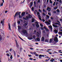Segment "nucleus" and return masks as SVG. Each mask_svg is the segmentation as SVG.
I'll return each instance as SVG.
<instances>
[{
	"instance_id": "1",
	"label": "nucleus",
	"mask_w": 62,
	"mask_h": 62,
	"mask_svg": "<svg viewBox=\"0 0 62 62\" xmlns=\"http://www.w3.org/2000/svg\"><path fill=\"white\" fill-rule=\"evenodd\" d=\"M21 13V12H16V14H15L14 17L15 18H16V16L18 15V16H19L20 15V13Z\"/></svg>"
},
{
	"instance_id": "2",
	"label": "nucleus",
	"mask_w": 62,
	"mask_h": 62,
	"mask_svg": "<svg viewBox=\"0 0 62 62\" xmlns=\"http://www.w3.org/2000/svg\"><path fill=\"white\" fill-rule=\"evenodd\" d=\"M54 41L56 42H58V38L57 37H55L54 39Z\"/></svg>"
},
{
	"instance_id": "3",
	"label": "nucleus",
	"mask_w": 62,
	"mask_h": 62,
	"mask_svg": "<svg viewBox=\"0 0 62 62\" xmlns=\"http://www.w3.org/2000/svg\"><path fill=\"white\" fill-rule=\"evenodd\" d=\"M22 32L24 34H25L27 33V31L25 29L23 30H22Z\"/></svg>"
},
{
	"instance_id": "4",
	"label": "nucleus",
	"mask_w": 62,
	"mask_h": 62,
	"mask_svg": "<svg viewBox=\"0 0 62 62\" xmlns=\"http://www.w3.org/2000/svg\"><path fill=\"white\" fill-rule=\"evenodd\" d=\"M35 23L36 24V27L38 28L39 27V25H38V22H35Z\"/></svg>"
},
{
	"instance_id": "5",
	"label": "nucleus",
	"mask_w": 62,
	"mask_h": 62,
	"mask_svg": "<svg viewBox=\"0 0 62 62\" xmlns=\"http://www.w3.org/2000/svg\"><path fill=\"white\" fill-rule=\"evenodd\" d=\"M8 26H9L8 27V29L10 31L11 30V26H10V24L9 23H8Z\"/></svg>"
},
{
	"instance_id": "6",
	"label": "nucleus",
	"mask_w": 62,
	"mask_h": 62,
	"mask_svg": "<svg viewBox=\"0 0 62 62\" xmlns=\"http://www.w3.org/2000/svg\"><path fill=\"white\" fill-rule=\"evenodd\" d=\"M46 10H47L48 12H50L51 11V9L49 7H48L46 8Z\"/></svg>"
},
{
	"instance_id": "7",
	"label": "nucleus",
	"mask_w": 62,
	"mask_h": 62,
	"mask_svg": "<svg viewBox=\"0 0 62 62\" xmlns=\"http://www.w3.org/2000/svg\"><path fill=\"white\" fill-rule=\"evenodd\" d=\"M25 14V13L24 12H23L22 13L21 16H24Z\"/></svg>"
},
{
	"instance_id": "8",
	"label": "nucleus",
	"mask_w": 62,
	"mask_h": 62,
	"mask_svg": "<svg viewBox=\"0 0 62 62\" xmlns=\"http://www.w3.org/2000/svg\"><path fill=\"white\" fill-rule=\"evenodd\" d=\"M18 31H19V30H20L21 29V27L20 26H18Z\"/></svg>"
},
{
	"instance_id": "9",
	"label": "nucleus",
	"mask_w": 62,
	"mask_h": 62,
	"mask_svg": "<svg viewBox=\"0 0 62 62\" xmlns=\"http://www.w3.org/2000/svg\"><path fill=\"white\" fill-rule=\"evenodd\" d=\"M27 38L28 39L30 40H31L32 39H33L31 37H28Z\"/></svg>"
},
{
	"instance_id": "10",
	"label": "nucleus",
	"mask_w": 62,
	"mask_h": 62,
	"mask_svg": "<svg viewBox=\"0 0 62 62\" xmlns=\"http://www.w3.org/2000/svg\"><path fill=\"white\" fill-rule=\"evenodd\" d=\"M39 34L38 32H36V36L38 37H39Z\"/></svg>"
},
{
	"instance_id": "11",
	"label": "nucleus",
	"mask_w": 62,
	"mask_h": 62,
	"mask_svg": "<svg viewBox=\"0 0 62 62\" xmlns=\"http://www.w3.org/2000/svg\"><path fill=\"white\" fill-rule=\"evenodd\" d=\"M41 40L42 41H44L45 40V38L44 37H42L41 38Z\"/></svg>"
},
{
	"instance_id": "12",
	"label": "nucleus",
	"mask_w": 62,
	"mask_h": 62,
	"mask_svg": "<svg viewBox=\"0 0 62 62\" xmlns=\"http://www.w3.org/2000/svg\"><path fill=\"white\" fill-rule=\"evenodd\" d=\"M45 22L48 25H50V23L48 21H46Z\"/></svg>"
},
{
	"instance_id": "13",
	"label": "nucleus",
	"mask_w": 62,
	"mask_h": 62,
	"mask_svg": "<svg viewBox=\"0 0 62 62\" xmlns=\"http://www.w3.org/2000/svg\"><path fill=\"white\" fill-rule=\"evenodd\" d=\"M28 23H25L23 25V26L25 27L27 25Z\"/></svg>"
},
{
	"instance_id": "14",
	"label": "nucleus",
	"mask_w": 62,
	"mask_h": 62,
	"mask_svg": "<svg viewBox=\"0 0 62 62\" xmlns=\"http://www.w3.org/2000/svg\"><path fill=\"white\" fill-rule=\"evenodd\" d=\"M28 16H29V18H31L32 17V16L30 14H29L28 15Z\"/></svg>"
},
{
	"instance_id": "15",
	"label": "nucleus",
	"mask_w": 62,
	"mask_h": 62,
	"mask_svg": "<svg viewBox=\"0 0 62 62\" xmlns=\"http://www.w3.org/2000/svg\"><path fill=\"white\" fill-rule=\"evenodd\" d=\"M32 5H33V2H31V3L30 6V8H31V7H32Z\"/></svg>"
},
{
	"instance_id": "16",
	"label": "nucleus",
	"mask_w": 62,
	"mask_h": 62,
	"mask_svg": "<svg viewBox=\"0 0 62 62\" xmlns=\"http://www.w3.org/2000/svg\"><path fill=\"white\" fill-rule=\"evenodd\" d=\"M13 52H14V56L15 57L16 56V53H15V51H14L13 49Z\"/></svg>"
},
{
	"instance_id": "17",
	"label": "nucleus",
	"mask_w": 62,
	"mask_h": 62,
	"mask_svg": "<svg viewBox=\"0 0 62 62\" xmlns=\"http://www.w3.org/2000/svg\"><path fill=\"white\" fill-rule=\"evenodd\" d=\"M45 41V42H49V40H48V39H46Z\"/></svg>"
},
{
	"instance_id": "18",
	"label": "nucleus",
	"mask_w": 62,
	"mask_h": 62,
	"mask_svg": "<svg viewBox=\"0 0 62 62\" xmlns=\"http://www.w3.org/2000/svg\"><path fill=\"white\" fill-rule=\"evenodd\" d=\"M1 40H2L3 39H2V36H0V41H1Z\"/></svg>"
},
{
	"instance_id": "19",
	"label": "nucleus",
	"mask_w": 62,
	"mask_h": 62,
	"mask_svg": "<svg viewBox=\"0 0 62 62\" xmlns=\"http://www.w3.org/2000/svg\"><path fill=\"white\" fill-rule=\"evenodd\" d=\"M42 56V55H41V54L39 55V58L40 59H41L42 58L41 57Z\"/></svg>"
},
{
	"instance_id": "20",
	"label": "nucleus",
	"mask_w": 62,
	"mask_h": 62,
	"mask_svg": "<svg viewBox=\"0 0 62 62\" xmlns=\"http://www.w3.org/2000/svg\"><path fill=\"white\" fill-rule=\"evenodd\" d=\"M53 26L55 27V28H57L58 27V26H57L55 25L54 24L53 25Z\"/></svg>"
},
{
	"instance_id": "21",
	"label": "nucleus",
	"mask_w": 62,
	"mask_h": 62,
	"mask_svg": "<svg viewBox=\"0 0 62 62\" xmlns=\"http://www.w3.org/2000/svg\"><path fill=\"white\" fill-rule=\"evenodd\" d=\"M35 21V19H33L32 20L31 22L32 23H34Z\"/></svg>"
},
{
	"instance_id": "22",
	"label": "nucleus",
	"mask_w": 62,
	"mask_h": 62,
	"mask_svg": "<svg viewBox=\"0 0 62 62\" xmlns=\"http://www.w3.org/2000/svg\"><path fill=\"white\" fill-rule=\"evenodd\" d=\"M54 32L55 33H57L58 32V31L57 30H54Z\"/></svg>"
},
{
	"instance_id": "23",
	"label": "nucleus",
	"mask_w": 62,
	"mask_h": 62,
	"mask_svg": "<svg viewBox=\"0 0 62 62\" xmlns=\"http://www.w3.org/2000/svg\"><path fill=\"white\" fill-rule=\"evenodd\" d=\"M49 26V27L51 29V30H52L53 28H52V26Z\"/></svg>"
},
{
	"instance_id": "24",
	"label": "nucleus",
	"mask_w": 62,
	"mask_h": 62,
	"mask_svg": "<svg viewBox=\"0 0 62 62\" xmlns=\"http://www.w3.org/2000/svg\"><path fill=\"white\" fill-rule=\"evenodd\" d=\"M52 39H50V40H49V43H51L52 42Z\"/></svg>"
},
{
	"instance_id": "25",
	"label": "nucleus",
	"mask_w": 62,
	"mask_h": 62,
	"mask_svg": "<svg viewBox=\"0 0 62 62\" xmlns=\"http://www.w3.org/2000/svg\"><path fill=\"white\" fill-rule=\"evenodd\" d=\"M4 19L3 20V21L2 20L0 22L1 23H4Z\"/></svg>"
},
{
	"instance_id": "26",
	"label": "nucleus",
	"mask_w": 62,
	"mask_h": 62,
	"mask_svg": "<svg viewBox=\"0 0 62 62\" xmlns=\"http://www.w3.org/2000/svg\"><path fill=\"white\" fill-rule=\"evenodd\" d=\"M10 58L11 60H12L13 59L12 55H10Z\"/></svg>"
},
{
	"instance_id": "27",
	"label": "nucleus",
	"mask_w": 62,
	"mask_h": 62,
	"mask_svg": "<svg viewBox=\"0 0 62 62\" xmlns=\"http://www.w3.org/2000/svg\"><path fill=\"white\" fill-rule=\"evenodd\" d=\"M19 18H22V16H21V15H19Z\"/></svg>"
},
{
	"instance_id": "28",
	"label": "nucleus",
	"mask_w": 62,
	"mask_h": 62,
	"mask_svg": "<svg viewBox=\"0 0 62 62\" xmlns=\"http://www.w3.org/2000/svg\"><path fill=\"white\" fill-rule=\"evenodd\" d=\"M56 11H57V12H58L59 13L60 12V10L59 9H57L56 10Z\"/></svg>"
},
{
	"instance_id": "29",
	"label": "nucleus",
	"mask_w": 62,
	"mask_h": 62,
	"mask_svg": "<svg viewBox=\"0 0 62 62\" xmlns=\"http://www.w3.org/2000/svg\"><path fill=\"white\" fill-rule=\"evenodd\" d=\"M36 39H37V40L38 41H40V39H39V38H36Z\"/></svg>"
},
{
	"instance_id": "30",
	"label": "nucleus",
	"mask_w": 62,
	"mask_h": 62,
	"mask_svg": "<svg viewBox=\"0 0 62 62\" xmlns=\"http://www.w3.org/2000/svg\"><path fill=\"white\" fill-rule=\"evenodd\" d=\"M29 17H28V16H26V18L27 19V20H28L29 19Z\"/></svg>"
},
{
	"instance_id": "31",
	"label": "nucleus",
	"mask_w": 62,
	"mask_h": 62,
	"mask_svg": "<svg viewBox=\"0 0 62 62\" xmlns=\"http://www.w3.org/2000/svg\"><path fill=\"white\" fill-rule=\"evenodd\" d=\"M58 33L61 35L62 36V32H58Z\"/></svg>"
},
{
	"instance_id": "32",
	"label": "nucleus",
	"mask_w": 62,
	"mask_h": 62,
	"mask_svg": "<svg viewBox=\"0 0 62 62\" xmlns=\"http://www.w3.org/2000/svg\"><path fill=\"white\" fill-rule=\"evenodd\" d=\"M34 8L33 7H32L31 8V9L32 11H34Z\"/></svg>"
},
{
	"instance_id": "33",
	"label": "nucleus",
	"mask_w": 62,
	"mask_h": 62,
	"mask_svg": "<svg viewBox=\"0 0 62 62\" xmlns=\"http://www.w3.org/2000/svg\"><path fill=\"white\" fill-rule=\"evenodd\" d=\"M16 46L17 47H19V45L18 44V43H17V44H16Z\"/></svg>"
},
{
	"instance_id": "34",
	"label": "nucleus",
	"mask_w": 62,
	"mask_h": 62,
	"mask_svg": "<svg viewBox=\"0 0 62 62\" xmlns=\"http://www.w3.org/2000/svg\"><path fill=\"white\" fill-rule=\"evenodd\" d=\"M36 31L35 30H34V31L33 34H36Z\"/></svg>"
},
{
	"instance_id": "35",
	"label": "nucleus",
	"mask_w": 62,
	"mask_h": 62,
	"mask_svg": "<svg viewBox=\"0 0 62 62\" xmlns=\"http://www.w3.org/2000/svg\"><path fill=\"white\" fill-rule=\"evenodd\" d=\"M46 32H48L49 31V29H47L46 30Z\"/></svg>"
},
{
	"instance_id": "36",
	"label": "nucleus",
	"mask_w": 62,
	"mask_h": 62,
	"mask_svg": "<svg viewBox=\"0 0 62 62\" xmlns=\"http://www.w3.org/2000/svg\"><path fill=\"white\" fill-rule=\"evenodd\" d=\"M49 2L50 3H52V1L51 0H49Z\"/></svg>"
},
{
	"instance_id": "37",
	"label": "nucleus",
	"mask_w": 62,
	"mask_h": 62,
	"mask_svg": "<svg viewBox=\"0 0 62 62\" xmlns=\"http://www.w3.org/2000/svg\"><path fill=\"white\" fill-rule=\"evenodd\" d=\"M23 49V48H22L21 47H20V51H21V50H22Z\"/></svg>"
},
{
	"instance_id": "38",
	"label": "nucleus",
	"mask_w": 62,
	"mask_h": 62,
	"mask_svg": "<svg viewBox=\"0 0 62 62\" xmlns=\"http://www.w3.org/2000/svg\"><path fill=\"white\" fill-rule=\"evenodd\" d=\"M17 23H18V24H20V21H18V22H17Z\"/></svg>"
},
{
	"instance_id": "39",
	"label": "nucleus",
	"mask_w": 62,
	"mask_h": 62,
	"mask_svg": "<svg viewBox=\"0 0 62 62\" xmlns=\"http://www.w3.org/2000/svg\"><path fill=\"white\" fill-rule=\"evenodd\" d=\"M58 8L57 7H54V9H57Z\"/></svg>"
},
{
	"instance_id": "40",
	"label": "nucleus",
	"mask_w": 62,
	"mask_h": 62,
	"mask_svg": "<svg viewBox=\"0 0 62 62\" xmlns=\"http://www.w3.org/2000/svg\"><path fill=\"white\" fill-rule=\"evenodd\" d=\"M43 12H46V11L44 9H43Z\"/></svg>"
},
{
	"instance_id": "41",
	"label": "nucleus",
	"mask_w": 62,
	"mask_h": 62,
	"mask_svg": "<svg viewBox=\"0 0 62 62\" xmlns=\"http://www.w3.org/2000/svg\"><path fill=\"white\" fill-rule=\"evenodd\" d=\"M48 14L50 16H51V13H48Z\"/></svg>"
},
{
	"instance_id": "42",
	"label": "nucleus",
	"mask_w": 62,
	"mask_h": 62,
	"mask_svg": "<svg viewBox=\"0 0 62 62\" xmlns=\"http://www.w3.org/2000/svg\"><path fill=\"white\" fill-rule=\"evenodd\" d=\"M46 17H47V18H50V16L47 15H46Z\"/></svg>"
},
{
	"instance_id": "43",
	"label": "nucleus",
	"mask_w": 62,
	"mask_h": 62,
	"mask_svg": "<svg viewBox=\"0 0 62 62\" xmlns=\"http://www.w3.org/2000/svg\"><path fill=\"white\" fill-rule=\"evenodd\" d=\"M40 25L42 27H43V25H42V23H40Z\"/></svg>"
},
{
	"instance_id": "44",
	"label": "nucleus",
	"mask_w": 62,
	"mask_h": 62,
	"mask_svg": "<svg viewBox=\"0 0 62 62\" xmlns=\"http://www.w3.org/2000/svg\"><path fill=\"white\" fill-rule=\"evenodd\" d=\"M43 15L44 16H46V14H45L44 13H43Z\"/></svg>"
},
{
	"instance_id": "45",
	"label": "nucleus",
	"mask_w": 62,
	"mask_h": 62,
	"mask_svg": "<svg viewBox=\"0 0 62 62\" xmlns=\"http://www.w3.org/2000/svg\"><path fill=\"white\" fill-rule=\"evenodd\" d=\"M34 5H35L36 4V2L35 1L34 2Z\"/></svg>"
},
{
	"instance_id": "46",
	"label": "nucleus",
	"mask_w": 62,
	"mask_h": 62,
	"mask_svg": "<svg viewBox=\"0 0 62 62\" xmlns=\"http://www.w3.org/2000/svg\"><path fill=\"white\" fill-rule=\"evenodd\" d=\"M57 25H61V24H60V23H57Z\"/></svg>"
},
{
	"instance_id": "47",
	"label": "nucleus",
	"mask_w": 62,
	"mask_h": 62,
	"mask_svg": "<svg viewBox=\"0 0 62 62\" xmlns=\"http://www.w3.org/2000/svg\"><path fill=\"white\" fill-rule=\"evenodd\" d=\"M33 54L34 55H35L36 54V53L35 52H33Z\"/></svg>"
},
{
	"instance_id": "48",
	"label": "nucleus",
	"mask_w": 62,
	"mask_h": 62,
	"mask_svg": "<svg viewBox=\"0 0 62 62\" xmlns=\"http://www.w3.org/2000/svg\"><path fill=\"white\" fill-rule=\"evenodd\" d=\"M7 55L8 56V57L9 56V54L8 53L7 54Z\"/></svg>"
},
{
	"instance_id": "49",
	"label": "nucleus",
	"mask_w": 62,
	"mask_h": 62,
	"mask_svg": "<svg viewBox=\"0 0 62 62\" xmlns=\"http://www.w3.org/2000/svg\"><path fill=\"white\" fill-rule=\"evenodd\" d=\"M39 12H42V11H41V10H40V9H39Z\"/></svg>"
},
{
	"instance_id": "50",
	"label": "nucleus",
	"mask_w": 62,
	"mask_h": 62,
	"mask_svg": "<svg viewBox=\"0 0 62 62\" xmlns=\"http://www.w3.org/2000/svg\"><path fill=\"white\" fill-rule=\"evenodd\" d=\"M15 41L16 43L17 44V43H18L17 42V41L16 40H15Z\"/></svg>"
},
{
	"instance_id": "51",
	"label": "nucleus",
	"mask_w": 62,
	"mask_h": 62,
	"mask_svg": "<svg viewBox=\"0 0 62 62\" xmlns=\"http://www.w3.org/2000/svg\"><path fill=\"white\" fill-rule=\"evenodd\" d=\"M55 2H54L53 4V5L54 6H55Z\"/></svg>"
},
{
	"instance_id": "52",
	"label": "nucleus",
	"mask_w": 62,
	"mask_h": 62,
	"mask_svg": "<svg viewBox=\"0 0 62 62\" xmlns=\"http://www.w3.org/2000/svg\"><path fill=\"white\" fill-rule=\"evenodd\" d=\"M43 28L44 29H45L46 30L47 29L46 27H44Z\"/></svg>"
},
{
	"instance_id": "53",
	"label": "nucleus",
	"mask_w": 62,
	"mask_h": 62,
	"mask_svg": "<svg viewBox=\"0 0 62 62\" xmlns=\"http://www.w3.org/2000/svg\"><path fill=\"white\" fill-rule=\"evenodd\" d=\"M43 33H45V30H44L43 31V32H42Z\"/></svg>"
},
{
	"instance_id": "54",
	"label": "nucleus",
	"mask_w": 62,
	"mask_h": 62,
	"mask_svg": "<svg viewBox=\"0 0 62 62\" xmlns=\"http://www.w3.org/2000/svg\"><path fill=\"white\" fill-rule=\"evenodd\" d=\"M59 2H60V3H61L62 2V1L61 0H60L59 1Z\"/></svg>"
},
{
	"instance_id": "55",
	"label": "nucleus",
	"mask_w": 62,
	"mask_h": 62,
	"mask_svg": "<svg viewBox=\"0 0 62 62\" xmlns=\"http://www.w3.org/2000/svg\"><path fill=\"white\" fill-rule=\"evenodd\" d=\"M33 38L34 39H35V36H33Z\"/></svg>"
},
{
	"instance_id": "56",
	"label": "nucleus",
	"mask_w": 62,
	"mask_h": 62,
	"mask_svg": "<svg viewBox=\"0 0 62 62\" xmlns=\"http://www.w3.org/2000/svg\"><path fill=\"white\" fill-rule=\"evenodd\" d=\"M38 17H39V18H41V16H40V15H38Z\"/></svg>"
},
{
	"instance_id": "57",
	"label": "nucleus",
	"mask_w": 62,
	"mask_h": 62,
	"mask_svg": "<svg viewBox=\"0 0 62 62\" xmlns=\"http://www.w3.org/2000/svg\"><path fill=\"white\" fill-rule=\"evenodd\" d=\"M19 20L21 21L22 22H23V20L22 19H19Z\"/></svg>"
},
{
	"instance_id": "58",
	"label": "nucleus",
	"mask_w": 62,
	"mask_h": 62,
	"mask_svg": "<svg viewBox=\"0 0 62 62\" xmlns=\"http://www.w3.org/2000/svg\"><path fill=\"white\" fill-rule=\"evenodd\" d=\"M39 54H35V56H39Z\"/></svg>"
},
{
	"instance_id": "59",
	"label": "nucleus",
	"mask_w": 62,
	"mask_h": 62,
	"mask_svg": "<svg viewBox=\"0 0 62 62\" xmlns=\"http://www.w3.org/2000/svg\"><path fill=\"white\" fill-rule=\"evenodd\" d=\"M50 18L52 20H53L54 19V18L52 17H51Z\"/></svg>"
},
{
	"instance_id": "60",
	"label": "nucleus",
	"mask_w": 62,
	"mask_h": 62,
	"mask_svg": "<svg viewBox=\"0 0 62 62\" xmlns=\"http://www.w3.org/2000/svg\"><path fill=\"white\" fill-rule=\"evenodd\" d=\"M3 3H2L1 4V6H3Z\"/></svg>"
},
{
	"instance_id": "61",
	"label": "nucleus",
	"mask_w": 62,
	"mask_h": 62,
	"mask_svg": "<svg viewBox=\"0 0 62 62\" xmlns=\"http://www.w3.org/2000/svg\"><path fill=\"white\" fill-rule=\"evenodd\" d=\"M39 19L41 20H42V19L41 18V17H39Z\"/></svg>"
},
{
	"instance_id": "62",
	"label": "nucleus",
	"mask_w": 62,
	"mask_h": 62,
	"mask_svg": "<svg viewBox=\"0 0 62 62\" xmlns=\"http://www.w3.org/2000/svg\"><path fill=\"white\" fill-rule=\"evenodd\" d=\"M53 13H54L55 14V13H56V11H54L53 12Z\"/></svg>"
},
{
	"instance_id": "63",
	"label": "nucleus",
	"mask_w": 62,
	"mask_h": 62,
	"mask_svg": "<svg viewBox=\"0 0 62 62\" xmlns=\"http://www.w3.org/2000/svg\"><path fill=\"white\" fill-rule=\"evenodd\" d=\"M40 0H38V3H39L40 2Z\"/></svg>"
},
{
	"instance_id": "64",
	"label": "nucleus",
	"mask_w": 62,
	"mask_h": 62,
	"mask_svg": "<svg viewBox=\"0 0 62 62\" xmlns=\"http://www.w3.org/2000/svg\"><path fill=\"white\" fill-rule=\"evenodd\" d=\"M9 52V51L7 50V51H6V53H8Z\"/></svg>"
}]
</instances>
